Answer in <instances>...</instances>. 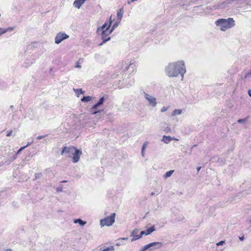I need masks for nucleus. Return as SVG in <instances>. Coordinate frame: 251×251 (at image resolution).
<instances>
[{
    "label": "nucleus",
    "mask_w": 251,
    "mask_h": 251,
    "mask_svg": "<svg viewBox=\"0 0 251 251\" xmlns=\"http://www.w3.org/2000/svg\"><path fill=\"white\" fill-rule=\"evenodd\" d=\"M67 182V181H66V180H63L61 181V182Z\"/></svg>",
    "instance_id": "obj_47"
},
{
    "label": "nucleus",
    "mask_w": 251,
    "mask_h": 251,
    "mask_svg": "<svg viewBox=\"0 0 251 251\" xmlns=\"http://www.w3.org/2000/svg\"><path fill=\"white\" fill-rule=\"evenodd\" d=\"M164 131L166 132V133H168L169 132H170L171 131V129L170 127H167L166 128H165V129H164Z\"/></svg>",
    "instance_id": "obj_34"
},
{
    "label": "nucleus",
    "mask_w": 251,
    "mask_h": 251,
    "mask_svg": "<svg viewBox=\"0 0 251 251\" xmlns=\"http://www.w3.org/2000/svg\"><path fill=\"white\" fill-rule=\"evenodd\" d=\"M250 222H251V221H250Z\"/></svg>",
    "instance_id": "obj_51"
},
{
    "label": "nucleus",
    "mask_w": 251,
    "mask_h": 251,
    "mask_svg": "<svg viewBox=\"0 0 251 251\" xmlns=\"http://www.w3.org/2000/svg\"><path fill=\"white\" fill-rule=\"evenodd\" d=\"M225 243V241H220V242H219L217 243L216 244V245H217V246H221V245H224Z\"/></svg>",
    "instance_id": "obj_30"
},
{
    "label": "nucleus",
    "mask_w": 251,
    "mask_h": 251,
    "mask_svg": "<svg viewBox=\"0 0 251 251\" xmlns=\"http://www.w3.org/2000/svg\"><path fill=\"white\" fill-rule=\"evenodd\" d=\"M120 22H119V21H117V22H116L113 25V26H112L111 28L110 29V30H111V32H113V31L115 29V28L116 27H117L118 25H119V24Z\"/></svg>",
    "instance_id": "obj_24"
},
{
    "label": "nucleus",
    "mask_w": 251,
    "mask_h": 251,
    "mask_svg": "<svg viewBox=\"0 0 251 251\" xmlns=\"http://www.w3.org/2000/svg\"><path fill=\"white\" fill-rule=\"evenodd\" d=\"M74 91L77 95V97H79L80 94H83L84 93V92L82 91L81 89H75L74 88Z\"/></svg>",
    "instance_id": "obj_20"
},
{
    "label": "nucleus",
    "mask_w": 251,
    "mask_h": 251,
    "mask_svg": "<svg viewBox=\"0 0 251 251\" xmlns=\"http://www.w3.org/2000/svg\"><path fill=\"white\" fill-rule=\"evenodd\" d=\"M80 59L78 61H77L76 63L75 67L78 68H80L81 67V66L79 65V62L80 61Z\"/></svg>",
    "instance_id": "obj_32"
},
{
    "label": "nucleus",
    "mask_w": 251,
    "mask_h": 251,
    "mask_svg": "<svg viewBox=\"0 0 251 251\" xmlns=\"http://www.w3.org/2000/svg\"><path fill=\"white\" fill-rule=\"evenodd\" d=\"M116 214L115 213H111L109 216L100 220V225L101 227L104 226H111L115 222V218Z\"/></svg>",
    "instance_id": "obj_4"
},
{
    "label": "nucleus",
    "mask_w": 251,
    "mask_h": 251,
    "mask_svg": "<svg viewBox=\"0 0 251 251\" xmlns=\"http://www.w3.org/2000/svg\"><path fill=\"white\" fill-rule=\"evenodd\" d=\"M0 29H1V27H0ZM2 34H3L2 33V31H1V30H0V36H1Z\"/></svg>",
    "instance_id": "obj_45"
},
{
    "label": "nucleus",
    "mask_w": 251,
    "mask_h": 251,
    "mask_svg": "<svg viewBox=\"0 0 251 251\" xmlns=\"http://www.w3.org/2000/svg\"><path fill=\"white\" fill-rule=\"evenodd\" d=\"M112 23L111 16L110 17L109 21H106L105 23L100 27L97 29V32H101V37L102 42L100 44L99 46H101L106 42L110 40V37L109 36L112 32L109 29L110 25Z\"/></svg>",
    "instance_id": "obj_2"
},
{
    "label": "nucleus",
    "mask_w": 251,
    "mask_h": 251,
    "mask_svg": "<svg viewBox=\"0 0 251 251\" xmlns=\"http://www.w3.org/2000/svg\"><path fill=\"white\" fill-rule=\"evenodd\" d=\"M63 189V185H60L57 188H56V191L57 192H60L62 191Z\"/></svg>",
    "instance_id": "obj_26"
},
{
    "label": "nucleus",
    "mask_w": 251,
    "mask_h": 251,
    "mask_svg": "<svg viewBox=\"0 0 251 251\" xmlns=\"http://www.w3.org/2000/svg\"><path fill=\"white\" fill-rule=\"evenodd\" d=\"M146 148V144H144L142 147V151H145Z\"/></svg>",
    "instance_id": "obj_36"
},
{
    "label": "nucleus",
    "mask_w": 251,
    "mask_h": 251,
    "mask_svg": "<svg viewBox=\"0 0 251 251\" xmlns=\"http://www.w3.org/2000/svg\"><path fill=\"white\" fill-rule=\"evenodd\" d=\"M186 72L185 63L182 60L169 63L165 69L166 74L169 77H176L180 75L182 79Z\"/></svg>",
    "instance_id": "obj_1"
},
{
    "label": "nucleus",
    "mask_w": 251,
    "mask_h": 251,
    "mask_svg": "<svg viewBox=\"0 0 251 251\" xmlns=\"http://www.w3.org/2000/svg\"><path fill=\"white\" fill-rule=\"evenodd\" d=\"M175 140V138L171 137L170 136H165L164 135L163 136L162 141H163L165 143L168 144L171 141Z\"/></svg>",
    "instance_id": "obj_14"
},
{
    "label": "nucleus",
    "mask_w": 251,
    "mask_h": 251,
    "mask_svg": "<svg viewBox=\"0 0 251 251\" xmlns=\"http://www.w3.org/2000/svg\"><path fill=\"white\" fill-rule=\"evenodd\" d=\"M151 195H154V193L152 192V193H151Z\"/></svg>",
    "instance_id": "obj_49"
},
{
    "label": "nucleus",
    "mask_w": 251,
    "mask_h": 251,
    "mask_svg": "<svg viewBox=\"0 0 251 251\" xmlns=\"http://www.w3.org/2000/svg\"><path fill=\"white\" fill-rule=\"evenodd\" d=\"M74 222L75 224L78 223L80 226H84L86 224V222L82 221L80 219H75L74 220Z\"/></svg>",
    "instance_id": "obj_18"
},
{
    "label": "nucleus",
    "mask_w": 251,
    "mask_h": 251,
    "mask_svg": "<svg viewBox=\"0 0 251 251\" xmlns=\"http://www.w3.org/2000/svg\"><path fill=\"white\" fill-rule=\"evenodd\" d=\"M130 65H131V64H130V65H129L128 66L125 67V70H127L128 69H129V68Z\"/></svg>",
    "instance_id": "obj_42"
},
{
    "label": "nucleus",
    "mask_w": 251,
    "mask_h": 251,
    "mask_svg": "<svg viewBox=\"0 0 251 251\" xmlns=\"http://www.w3.org/2000/svg\"><path fill=\"white\" fill-rule=\"evenodd\" d=\"M141 153H142V155L143 156H144V151H142Z\"/></svg>",
    "instance_id": "obj_43"
},
{
    "label": "nucleus",
    "mask_w": 251,
    "mask_h": 251,
    "mask_svg": "<svg viewBox=\"0 0 251 251\" xmlns=\"http://www.w3.org/2000/svg\"><path fill=\"white\" fill-rule=\"evenodd\" d=\"M26 147V146H24V147L20 148L16 153H17V154H18Z\"/></svg>",
    "instance_id": "obj_31"
},
{
    "label": "nucleus",
    "mask_w": 251,
    "mask_h": 251,
    "mask_svg": "<svg viewBox=\"0 0 251 251\" xmlns=\"http://www.w3.org/2000/svg\"><path fill=\"white\" fill-rule=\"evenodd\" d=\"M234 20L233 18H229L227 19H219L215 22L216 26L220 27L221 31H225L228 29L234 26Z\"/></svg>",
    "instance_id": "obj_3"
},
{
    "label": "nucleus",
    "mask_w": 251,
    "mask_h": 251,
    "mask_svg": "<svg viewBox=\"0 0 251 251\" xmlns=\"http://www.w3.org/2000/svg\"><path fill=\"white\" fill-rule=\"evenodd\" d=\"M47 135H42V136H39L38 137H37V139L38 140H41L42 139H43L44 137H45V136H46Z\"/></svg>",
    "instance_id": "obj_35"
},
{
    "label": "nucleus",
    "mask_w": 251,
    "mask_h": 251,
    "mask_svg": "<svg viewBox=\"0 0 251 251\" xmlns=\"http://www.w3.org/2000/svg\"><path fill=\"white\" fill-rule=\"evenodd\" d=\"M174 172V170H170L169 171L167 172L164 175V177L166 178L167 177L171 176Z\"/></svg>",
    "instance_id": "obj_23"
},
{
    "label": "nucleus",
    "mask_w": 251,
    "mask_h": 251,
    "mask_svg": "<svg viewBox=\"0 0 251 251\" xmlns=\"http://www.w3.org/2000/svg\"><path fill=\"white\" fill-rule=\"evenodd\" d=\"M35 56L33 55H29L27 57L26 59L25 60L24 66L25 67H28L30 66L32 64L35 63Z\"/></svg>",
    "instance_id": "obj_8"
},
{
    "label": "nucleus",
    "mask_w": 251,
    "mask_h": 251,
    "mask_svg": "<svg viewBox=\"0 0 251 251\" xmlns=\"http://www.w3.org/2000/svg\"><path fill=\"white\" fill-rule=\"evenodd\" d=\"M69 37V35L67 34L60 32L55 37V43L57 44H60L62 41L65 39H68Z\"/></svg>",
    "instance_id": "obj_6"
},
{
    "label": "nucleus",
    "mask_w": 251,
    "mask_h": 251,
    "mask_svg": "<svg viewBox=\"0 0 251 251\" xmlns=\"http://www.w3.org/2000/svg\"><path fill=\"white\" fill-rule=\"evenodd\" d=\"M229 73H230V74H233V75H234V71H231V72H229Z\"/></svg>",
    "instance_id": "obj_46"
},
{
    "label": "nucleus",
    "mask_w": 251,
    "mask_h": 251,
    "mask_svg": "<svg viewBox=\"0 0 251 251\" xmlns=\"http://www.w3.org/2000/svg\"><path fill=\"white\" fill-rule=\"evenodd\" d=\"M14 29V27H9L6 28H3L1 27V31H2V33L3 34L7 32L13 31Z\"/></svg>",
    "instance_id": "obj_16"
},
{
    "label": "nucleus",
    "mask_w": 251,
    "mask_h": 251,
    "mask_svg": "<svg viewBox=\"0 0 251 251\" xmlns=\"http://www.w3.org/2000/svg\"><path fill=\"white\" fill-rule=\"evenodd\" d=\"M86 0H75L73 3V6L75 8L79 9Z\"/></svg>",
    "instance_id": "obj_13"
},
{
    "label": "nucleus",
    "mask_w": 251,
    "mask_h": 251,
    "mask_svg": "<svg viewBox=\"0 0 251 251\" xmlns=\"http://www.w3.org/2000/svg\"><path fill=\"white\" fill-rule=\"evenodd\" d=\"M92 98L90 96H84L81 99L82 102H88L91 100Z\"/></svg>",
    "instance_id": "obj_22"
},
{
    "label": "nucleus",
    "mask_w": 251,
    "mask_h": 251,
    "mask_svg": "<svg viewBox=\"0 0 251 251\" xmlns=\"http://www.w3.org/2000/svg\"><path fill=\"white\" fill-rule=\"evenodd\" d=\"M128 239V238H120L118 240L119 241H120V240H127Z\"/></svg>",
    "instance_id": "obj_38"
},
{
    "label": "nucleus",
    "mask_w": 251,
    "mask_h": 251,
    "mask_svg": "<svg viewBox=\"0 0 251 251\" xmlns=\"http://www.w3.org/2000/svg\"><path fill=\"white\" fill-rule=\"evenodd\" d=\"M239 238L241 241H243L244 239V236H242V237H239Z\"/></svg>",
    "instance_id": "obj_39"
},
{
    "label": "nucleus",
    "mask_w": 251,
    "mask_h": 251,
    "mask_svg": "<svg viewBox=\"0 0 251 251\" xmlns=\"http://www.w3.org/2000/svg\"><path fill=\"white\" fill-rule=\"evenodd\" d=\"M138 232L139 230L137 229H135L132 231L131 236H133V237L131 240V242L135 241L141 238L143 235H145V231H142L138 236H136V234H138Z\"/></svg>",
    "instance_id": "obj_10"
},
{
    "label": "nucleus",
    "mask_w": 251,
    "mask_h": 251,
    "mask_svg": "<svg viewBox=\"0 0 251 251\" xmlns=\"http://www.w3.org/2000/svg\"><path fill=\"white\" fill-rule=\"evenodd\" d=\"M12 130H9L7 132V134H6V136H10L12 135Z\"/></svg>",
    "instance_id": "obj_33"
},
{
    "label": "nucleus",
    "mask_w": 251,
    "mask_h": 251,
    "mask_svg": "<svg viewBox=\"0 0 251 251\" xmlns=\"http://www.w3.org/2000/svg\"><path fill=\"white\" fill-rule=\"evenodd\" d=\"M73 155V162L74 163L77 162L80 158V156L82 154V151L75 148V150H74L73 153H72Z\"/></svg>",
    "instance_id": "obj_9"
},
{
    "label": "nucleus",
    "mask_w": 251,
    "mask_h": 251,
    "mask_svg": "<svg viewBox=\"0 0 251 251\" xmlns=\"http://www.w3.org/2000/svg\"><path fill=\"white\" fill-rule=\"evenodd\" d=\"M33 142H28L27 145H26V147H28V146L30 145Z\"/></svg>",
    "instance_id": "obj_40"
},
{
    "label": "nucleus",
    "mask_w": 251,
    "mask_h": 251,
    "mask_svg": "<svg viewBox=\"0 0 251 251\" xmlns=\"http://www.w3.org/2000/svg\"><path fill=\"white\" fill-rule=\"evenodd\" d=\"M10 108H13V105H11V106H10Z\"/></svg>",
    "instance_id": "obj_48"
},
{
    "label": "nucleus",
    "mask_w": 251,
    "mask_h": 251,
    "mask_svg": "<svg viewBox=\"0 0 251 251\" xmlns=\"http://www.w3.org/2000/svg\"><path fill=\"white\" fill-rule=\"evenodd\" d=\"M123 12L122 9H120L117 12V19L118 21H121L123 17Z\"/></svg>",
    "instance_id": "obj_19"
},
{
    "label": "nucleus",
    "mask_w": 251,
    "mask_h": 251,
    "mask_svg": "<svg viewBox=\"0 0 251 251\" xmlns=\"http://www.w3.org/2000/svg\"><path fill=\"white\" fill-rule=\"evenodd\" d=\"M17 157V153H11L9 155L8 160L9 162H11L15 160Z\"/></svg>",
    "instance_id": "obj_15"
},
{
    "label": "nucleus",
    "mask_w": 251,
    "mask_h": 251,
    "mask_svg": "<svg viewBox=\"0 0 251 251\" xmlns=\"http://www.w3.org/2000/svg\"><path fill=\"white\" fill-rule=\"evenodd\" d=\"M144 97L147 100L149 104L152 107L156 106L157 104L156 99L155 97L151 96L147 93L144 92Z\"/></svg>",
    "instance_id": "obj_7"
},
{
    "label": "nucleus",
    "mask_w": 251,
    "mask_h": 251,
    "mask_svg": "<svg viewBox=\"0 0 251 251\" xmlns=\"http://www.w3.org/2000/svg\"><path fill=\"white\" fill-rule=\"evenodd\" d=\"M169 106H163L161 109V111L162 112H165L166 111L168 108H169Z\"/></svg>",
    "instance_id": "obj_27"
},
{
    "label": "nucleus",
    "mask_w": 251,
    "mask_h": 251,
    "mask_svg": "<svg viewBox=\"0 0 251 251\" xmlns=\"http://www.w3.org/2000/svg\"><path fill=\"white\" fill-rule=\"evenodd\" d=\"M195 146H196V145H195L194 146H193V147H195Z\"/></svg>",
    "instance_id": "obj_50"
},
{
    "label": "nucleus",
    "mask_w": 251,
    "mask_h": 251,
    "mask_svg": "<svg viewBox=\"0 0 251 251\" xmlns=\"http://www.w3.org/2000/svg\"><path fill=\"white\" fill-rule=\"evenodd\" d=\"M162 243L159 242L151 243L144 246L139 251H145L149 249L150 250H152L153 249H159L162 247Z\"/></svg>",
    "instance_id": "obj_5"
},
{
    "label": "nucleus",
    "mask_w": 251,
    "mask_h": 251,
    "mask_svg": "<svg viewBox=\"0 0 251 251\" xmlns=\"http://www.w3.org/2000/svg\"><path fill=\"white\" fill-rule=\"evenodd\" d=\"M201 168V167H198V168H197V171H199L200 170Z\"/></svg>",
    "instance_id": "obj_44"
},
{
    "label": "nucleus",
    "mask_w": 251,
    "mask_h": 251,
    "mask_svg": "<svg viewBox=\"0 0 251 251\" xmlns=\"http://www.w3.org/2000/svg\"><path fill=\"white\" fill-rule=\"evenodd\" d=\"M42 176V173H36L35 174V178H40Z\"/></svg>",
    "instance_id": "obj_28"
},
{
    "label": "nucleus",
    "mask_w": 251,
    "mask_h": 251,
    "mask_svg": "<svg viewBox=\"0 0 251 251\" xmlns=\"http://www.w3.org/2000/svg\"><path fill=\"white\" fill-rule=\"evenodd\" d=\"M155 230V227L154 226H152L151 227L148 229L145 232V235H148L151 234L152 232H153Z\"/></svg>",
    "instance_id": "obj_17"
},
{
    "label": "nucleus",
    "mask_w": 251,
    "mask_h": 251,
    "mask_svg": "<svg viewBox=\"0 0 251 251\" xmlns=\"http://www.w3.org/2000/svg\"><path fill=\"white\" fill-rule=\"evenodd\" d=\"M74 150H75V147H64L61 152V155H63L64 153H73Z\"/></svg>",
    "instance_id": "obj_12"
},
{
    "label": "nucleus",
    "mask_w": 251,
    "mask_h": 251,
    "mask_svg": "<svg viewBox=\"0 0 251 251\" xmlns=\"http://www.w3.org/2000/svg\"><path fill=\"white\" fill-rule=\"evenodd\" d=\"M247 121V119H240L238 120L239 123H245Z\"/></svg>",
    "instance_id": "obj_29"
},
{
    "label": "nucleus",
    "mask_w": 251,
    "mask_h": 251,
    "mask_svg": "<svg viewBox=\"0 0 251 251\" xmlns=\"http://www.w3.org/2000/svg\"><path fill=\"white\" fill-rule=\"evenodd\" d=\"M248 94L251 97V90L248 91Z\"/></svg>",
    "instance_id": "obj_41"
},
{
    "label": "nucleus",
    "mask_w": 251,
    "mask_h": 251,
    "mask_svg": "<svg viewBox=\"0 0 251 251\" xmlns=\"http://www.w3.org/2000/svg\"><path fill=\"white\" fill-rule=\"evenodd\" d=\"M114 251V248L113 246H111L107 247V248L101 251Z\"/></svg>",
    "instance_id": "obj_25"
},
{
    "label": "nucleus",
    "mask_w": 251,
    "mask_h": 251,
    "mask_svg": "<svg viewBox=\"0 0 251 251\" xmlns=\"http://www.w3.org/2000/svg\"><path fill=\"white\" fill-rule=\"evenodd\" d=\"M182 113L181 109H175L172 112V116L179 115Z\"/></svg>",
    "instance_id": "obj_21"
},
{
    "label": "nucleus",
    "mask_w": 251,
    "mask_h": 251,
    "mask_svg": "<svg viewBox=\"0 0 251 251\" xmlns=\"http://www.w3.org/2000/svg\"><path fill=\"white\" fill-rule=\"evenodd\" d=\"M248 76H251V71L250 72H249L248 73H247L246 74V77H247Z\"/></svg>",
    "instance_id": "obj_37"
},
{
    "label": "nucleus",
    "mask_w": 251,
    "mask_h": 251,
    "mask_svg": "<svg viewBox=\"0 0 251 251\" xmlns=\"http://www.w3.org/2000/svg\"><path fill=\"white\" fill-rule=\"evenodd\" d=\"M104 97H102L99 100L97 103L93 105V106L91 108L93 114H96L100 112V111H95V110L99 106L102 104L104 102Z\"/></svg>",
    "instance_id": "obj_11"
}]
</instances>
